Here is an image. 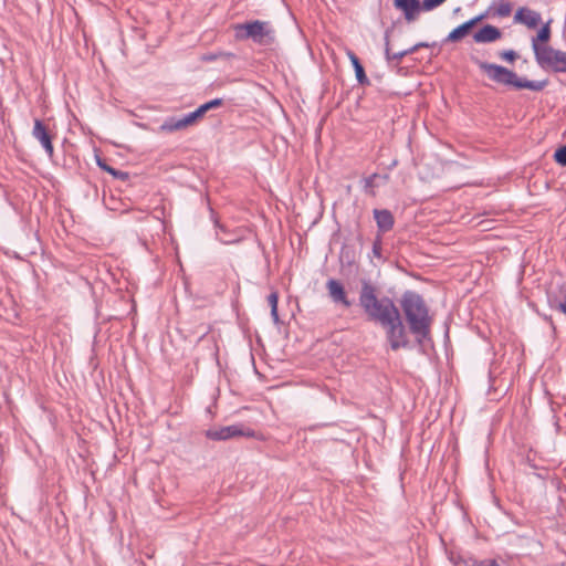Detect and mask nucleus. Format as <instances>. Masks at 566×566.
<instances>
[{"instance_id": "nucleus-3", "label": "nucleus", "mask_w": 566, "mask_h": 566, "mask_svg": "<svg viewBox=\"0 0 566 566\" xmlns=\"http://www.w3.org/2000/svg\"><path fill=\"white\" fill-rule=\"evenodd\" d=\"M235 38L240 41L250 40L260 46H272L275 43V30L269 21L253 20L234 27Z\"/></svg>"}, {"instance_id": "nucleus-30", "label": "nucleus", "mask_w": 566, "mask_h": 566, "mask_svg": "<svg viewBox=\"0 0 566 566\" xmlns=\"http://www.w3.org/2000/svg\"><path fill=\"white\" fill-rule=\"evenodd\" d=\"M216 59H217V55H214V54H206L202 56V60H205V61H212Z\"/></svg>"}, {"instance_id": "nucleus-10", "label": "nucleus", "mask_w": 566, "mask_h": 566, "mask_svg": "<svg viewBox=\"0 0 566 566\" xmlns=\"http://www.w3.org/2000/svg\"><path fill=\"white\" fill-rule=\"evenodd\" d=\"M32 136L40 142L48 156L52 157L54 154L52 136L49 133L46 126L43 124V122L39 118L34 119Z\"/></svg>"}, {"instance_id": "nucleus-20", "label": "nucleus", "mask_w": 566, "mask_h": 566, "mask_svg": "<svg viewBox=\"0 0 566 566\" xmlns=\"http://www.w3.org/2000/svg\"><path fill=\"white\" fill-rule=\"evenodd\" d=\"M446 0H422L423 11H431L442 4Z\"/></svg>"}, {"instance_id": "nucleus-32", "label": "nucleus", "mask_w": 566, "mask_h": 566, "mask_svg": "<svg viewBox=\"0 0 566 566\" xmlns=\"http://www.w3.org/2000/svg\"><path fill=\"white\" fill-rule=\"evenodd\" d=\"M219 56H220V57H230V56H232V55H231V54H223V53H222V54H220Z\"/></svg>"}, {"instance_id": "nucleus-15", "label": "nucleus", "mask_w": 566, "mask_h": 566, "mask_svg": "<svg viewBox=\"0 0 566 566\" xmlns=\"http://www.w3.org/2000/svg\"><path fill=\"white\" fill-rule=\"evenodd\" d=\"M501 38V31L491 24L484 25L482 29L473 34V40L476 43H491Z\"/></svg>"}, {"instance_id": "nucleus-25", "label": "nucleus", "mask_w": 566, "mask_h": 566, "mask_svg": "<svg viewBox=\"0 0 566 566\" xmlns=\"http://www.w3.org/2000/svg\"><path fill=\"white\" fill-rule=\"evenodd\" d=\"M277 302H279V294H277V292H272L268 296V303H269L270 307L271 308L276 307L277 306Z\"/></svg>"}, {"instance_id": "nucleus-19", "label": "nucleus", "mask_w": 566, "mask_h": 566, "mask_svg": "<svg viewBox=\"0 0 566 566\" xmlns=\"http://www.w3.org/2000/svg\"><path fill=\"white\" fill-rule=\"evenodd\" d=\"M511 11L512 7L509 2H501L496 8V14L501 18L509 17Z\"/></svg>"}, {"instance_id": "nucleus-17", "label": "nucleus", "mask_w": 566, "mask_h": 566, "mask_svg": "<svg viewBox=\"0 0 566 566\" xmlns=\"http://www.w3.org/2000/svg\"><path fill=\"white\" fill-rule=\"evenodd\" d=\"M554 159L560 166H566V145L556 149Z\"/></svg>"}, {"instance_id": "nucleus-2", "label": "nucleus", "mask_w": 566, "mask_h": 566, "mask_svg": "<svg viewBox=\"0 0 566 566\" xmlns=\"http://www.w3.org/2000/svg\"><path fill=\"white\" fill-rule=\"evenodd\" d=\"M358 300L367 318L379 325L390 323L391 318L400 313L390 297H377V290L369 281L361 282Z\"/></svg>"}, {"instance_id": "nucleus-16", "label": "nucleus", "mask_w": 566, "mask_h": 566, "mask_svg": "<svg viewBox=\"0 0 566 566\" xmlns=\"http://www.w3.org/2000/svg\"><path fill=\"white\" fill-rule=\"evenodd\" d=\"M551 36V29H549V22L542 27V29L538 31L537 35L532 39L533 43H541L545 44L549 40Z\"/></svg>"}, {"instance_id": "nucleus-31", "label": "nucleus", "mask_w": 566, "mask_h": 566, "mask_svg": "<svg viewBox=\"0 0 566 566\" xmlns=\"http://www.w3.org/2000/svg\"><path fill=\"white\" fill-rule=\"evenodd\" d=\"M376 175H374L373 177H369L366 179V187H370L371 184H373V178L375 177Z\"/></svg>"}, {"instance_id": "nucleus-4", "label": "nucleus", "mask_w": 566, "mask_h": 566, "mask_svg": "<svg viewBox=\"0 0 566 566\" xmlns=\"http://www.w3.org/2000/svg\"><path fill=\"white\" fill-rule=\"evenodd\" d=\"M223 104L222 98L211 99L200 105L196 111L184 115L182 117H168L161 125L160 130L166 133H172L186 128L192 125L197 119L203 117V115L213 108H217Z\"/></svg>"}, {"instance_id": "nucleus-28", "label": "nucleus", "mask_w": 566, "mask_h": 566, "mask_svg": "<svg viewBox=\"0 0 566 566\" xmlns=\"http://www.w3.org/2000/svg\"><path fill=\"white\" fill-rule=\"evenodd\" d=\"M419 45H420V44L415 45L413 48H411V49H409V50H405V51H401V52H399V53L394 54V59H400V57L405 56L408 52H412V51H415Z\"/></svg>"}, {"instance_id": "nucleus-23", "label": "nucleus", "mask_w": 566, "mask_h": 566, "mask_svg": "<svg viewBox=\"0 0 566 566\" xmlns=\"http://www.w3.org/2000/svg\"><path fill=\"white\" fill-rule=\"evenodd\" d=\"M348 55L350 57L354 71H364V67L360 64L359 59L352 52H348Z\"/></svg>"}, {"instance_id": "nucleus-18", "label": "nucleus", "mask_w": 566, "mask_h": 566, "mask_svg": "<svg viewBox=\"0 0 566 566\" xmlns=\"http://www.w3.org/2000/svg\"><path fill=\"white\" fill-rule=\"evenodd\" d=\"M97 164H98V166H99L103 170H105V171L109 172V174H111V175H113L114 177H117V178H122V179H123V178L126 176V174H125V172L119 171V170H116L115 168H113V167L108 166V165H107V164H105V163H102L101 160H98V161H97Z\"/></svg>"}, {"instance_id": "nucleus-22", "label": "nucleus", "mask_w": 566, "mask_h": 566, "mask_svg": "<svg viewBox=\"0 0 566 566\" xmlns=\"http://www.w3.org/2000/svg\"><path fill=\"white\" fill-rule=\"evenodd\" d=\"M500 56H501L503 60H505V61H507V62L512 63L513 61H515V60L517 59V56H518V55H517V53H516L515 51H513V50H506V51L501 52V53H500Z\"/></svg>"}, {"instance_id": "nucleus-14", "label": "nucleus", "mask_w": 566, "mask_h": 566, "mask_svg": "<svg viewBox=\"0 0 566 566\" xmlns=\"http://www.w3.org/2000/svg\"><path fill=\"white\" fill-rule=\"evenodd\" d=\"M373 213L379 232L385 233L394 228L395 218L388 209H374Z\"/></svg>"}, {"instance_id": "nucleus-5", "label": "nucleus", "mask_w": 566, "mask_h": 566, "mask_svg": "<svg viewBox=\"0 0 566 566\" xmlns=\"http://www.w3.org/2000/svg\"><path fill=\"white\" fill-rule=\"evenodd\" d=\"M536 61L542 69L566 71V52L541 43H533Z\"/></svg>"}, {"instance_id": "nucleus-6", "label": "nucleus", "mask_w": 566, "mask_h": 566, "mask_svg": "<svg viewBox=\"0 0 566 566\" xmlns=\"http://www.w3.org/2000/svg\"><path fill=\"white\" fill-rule=\"evenodd\" d=\"M489 81L495 84L510 85L516 90H530L534 92L542 91L547 84L548 80L531 81L525 77H518L516 73H486Z\"/></svg>"}, {"instance_id": "nucleus-27", "label": "nucleus", "mask_w": 566, "mask_h": 566, "mask_svg": "<svg viewBox=\"0 0 566 566\" xmlns=\"http://www.w3.org/2000/svg\"><path fill=\"white\" fill-rule=\"evenodd\" d=\"M485 71H509L506 67L497 65V64H488L485 65Z\"/></svg>"}, {"instance_id": "nucleus-11", "label": "nucleus", "mask_w": 566, "mask_h": 566, "mask_svg": "<svg viewBox=\"0 0 566 566\" xmlns=\"http://www.w3.org/2000/svg\"><path fill=\"white\" fill-rule=\"evenodd\" d=\"M514 22L535 29L542 22V17L539 12L522 7L514 14Z\"/></svg>"}, {"instance_id": "nucleus-1", "label": "nucleus", "mask_w": 566, "mask_h": 566, "mask_svg": "<svg viewBox=\"0 0 566 566\" xmlns=\"http://www.w3.org/2000/svg\"><path fill=\"white\" fill-rule=\"evenodd\" d=\"M400 306L408 324L409 332L418 345L430 339L433 318L423 297L413 291H406L400 298Z\"/></svg>"}, {"instance_id": "nucleus-9", "label": "nucleus", "mask_w": 566, "mask_h": 566, "mask_svg": "<svg viewBox=\"0 0 566 566\" xmlns=\"http://www.w3.org/2000/svg\"><path fill=\"white\" fill-rule=\"evenodd\" d=\"M326 290L329 298L336 305H342L345 308H348L353 305V302L348 298L343 284L338 280L329 279L326 282Z\"/></svg>"}, {"instance_id": "nucleus-7", "label": "nucleus", "mask_w": 566, "mask_h": 566, "mask_svg": "<svg viewBox=\"0 0 566 566\" xmlns=\"http://www.w3.org/2000/svg\"><path fill=\"white\" fill-rule=\"evenodd\" d=\"M385 328L386 338L389 343V346L392 350H398L400 348H409L410 340L408 337L407 329L401 321L400 313L395 315L391 318L390 323H385L380 325Z\"/></svg>"}, {"instance_id": "nucleus-21", "label": "nucleus", "mask_w": 566, "mask_h": 566, "mask_svg": "<svg viewBox=\"0 0 566 566\" xmlns=\"http://www.w3.org/2000/svg\"><path fill=\"white\" fill-rule=\"evenodd\" d=\"M381 249H382V241L381 237L377 235L374 243H373V254L374 256L380 259L381 258Z\"/></svg>"}, {"instance_id": "nucleus-13", "label": "nucleus", "mask_w": 566, "mask_h": 566, "mask_svg": "<svg viewBox=\"0 0 566 566\" xmlns=\"http://www.w3.org/2000/svg\"><path fill=\"white\" fill-rule=\"evenodd\" d=\"M484 14H480L478 17L472 18L471 20L462 23L461 25L453 29L447 36L446 41L448 42H457L462 40L464 36H467L470 32V30L479 23L481 20L484 19Z\"/></svg>"}, {"instance_id": "nucleus-8", "label": "nucleus", "mask_w": 566, "mask_h": 566, "mask_svg": "<svg viewBox=\"0 0 566 566\" xmlns=\"http://www.w3.org/2000/svg\"><path fill=\"white\" fill-rule=\"evenodd\" d=\"M252 436V432H244L241 424H231L206 431V437L214 441H224L234 437Z\"/></svg>"}, {"instance_id": "nucleus-12", "label": "nucleus", "mask_w": 566, "mask_h": 566, "mask_svg": "<svg viewBox=\"0 0 566 566\" xmlns=\"http://www.w3.org/2000/svg\"><path fill=\"white\" fill-rule=\"evenodd\" d=\"M394 4L397 9L402 11L408 22H413L418 14L423 11L422 2L419 0H395Z\"/></svg>"}, {"instance_id": "nucleus-29", "label": "nucleus", "mask_w": 566, "mask_h": 566, "mask_svg": "<svg viewBox=\"0 0 566 566\" xmlns=\"http://www.w3.org/2000/svg\"><path fill=\"white\" fill-rule=\"evenodd\" d=\"M271 316H272V319H273L274 324H279L280 323V317H279V313H277V306L271 308Z\"/></svg>"}, {"instance_id": "nucleus-26", "label": "nucleus", "mask_w": 566, "mask_h": 566, "mask_svg": "<svg viewBox=\"0 0 566 566\" xmlns=\"http://www.w3.org/2000/svg\"><path fill=\"white\" fill-rule=\"evenodd\" d=\"M355 74H356V78L359 84H361V85L369 84L367 73H355Z\"/></svg>"}, {"instance_id": "nucleus-24", "label": "nucleus", "mask_w": 566, "mask_h": 566, "mask_svg": "<svg viewBox=\"0 0 566 566\" xmlns=\"http://www.w3.org/2000/svg\"><path fill=\"white\" fill-rule=\"evenodd\" d=\"M472 566H500L495 559L474 560Z\"/></svg>"}]
</instances>
